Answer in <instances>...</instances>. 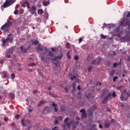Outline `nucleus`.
Masks as SVG:
<instances>
[{"label":"nucleus","instance_id":"f257e3e1","mask_svg":"<svg viewBox=\"0 0 130 130\" xmlns=\"http://www.w3.org/2000/svg\"><path fill=\"white\" fill-rule=\"evenodd\" d=\"M15 2H16V0H9V1H6L5 2L3 6H1V10L2 11H4V8H6L10 7V6L14 4Z\"/></svg>","mask_w":130,"mask_h":130},{"label":"nucleus","instance_id":"f03ea898","mask_svg":"<svg viewBox=\"0 0 130 130\" xmlns=\"http://www.w3.org/2000/svg\"><path fill=\"white\" fill-rule=\"evenodd\" d=\"M15 2H16V0H9V1H6L5 2L3 6H1V10L2 11H4V8H6L10 7V6L14 4Z\"/></svg>","mask_w":130,"mask_h":130},{"label":"nucleus","instance_id":"7ed1b4c3","mask_svg":"<svg viewBox=\"0 0 130 130\" xmlns=\"http://www.w3.org/2000/svg\"><path fill=\"white\" fill-rule=\"evenodd\" d=\"M120 26H124V27H126L128 26V29H130V21L127 20H122L119 23Z\"/></svg>","mask_w":130,"mask_h":130},{"label":"nucleus","instance_id":"20e7f679","mask_svg":"<svg viewBox=\"0 0 130 130\" xmlns=\"http://www.w3.org/2000/svg\"><path fill=\"white\" fill-rule=\"evenodd\" d=\"M11 25H12V22L8 20L7 22L2 26L1 30H8Z\"/></svg>","mask_w":130,"mask_h":130},{"label":"nucleus","instance_id":"39448f33","mask_svg":"<svg viewBox=\"0 0 130 130\" xmlns=\"http://www.w3.org/2000/svg\"><path fill=\"white\" fill-rule=\"evenodd\" d=\"M37 51L40 52V51H42L44 53H46L47 52V48L46 47H41V46L39 45L37 47Z\"/></svg>","mask_w":130,"mask_h":130},{"label":"nucleus","instance_id":"423d86ee","mask_svg":"<svg viewBox=\"0 0 130 130\" xmlns=\"http://www.w3.org/2000/svg\"><path fill=\"white\" fill-rule=\"evenodd\" d=\"M125 33V36L120 39V42H125L126 41V36H127V35H129L130 32L128 31H126Z\"/></svg>","mask_w":130,"mask_h":130},{"label":"nucleus","instance_id":"0eeeda50","mask_svg":"<svg viewBox=\"0 0 130 130\" xmlns=\"http://www.w3.org/2000/svg\"><path fill=\"white\" fill-rule=\"evenodd\" d=\"M102 60V59L101 58H96L95 60H93L92 62V64H94L95 66H98L99 63H100V62Z\"/></svg>","mask_w":130,"mask_h":130},{"label":"nucleus","instance_id":"6e6552de","mask_svg":"<svg viewBox=\"0 0 130 130\" xmlns=\"http://www.w3.org/2000/svg\"><path fill=\"white\" fill-rule=\"evenodd\" d=\"M111 96H112V94L109 93L108 95L105 98V99L103 102V104H106V103H107V102H108L109 98L111 99Z\"/></svg>","mask_w":130,"mask_h":130},{"label":"nucleus","instance_id":"1a4fd4ad","mask_svg":"<svg viewBox=\"0 0 130 130\" xmlns=\"http://www.w3.org/2000/svg\"><path fill=\"white\" fill-rule=\"evenodd\" d=\"M62 56H63V55L61 53H60V55L58 56H56L54 58L50 59L51 60H52L53 61H55V60H57V59H61L62 58Z\"/></svg>","mask_w":130,"mask_h":130},{"label":"nucleus","instance_id":"9d476101","mask_svg":"<svg viewBox=\"0 0 130 130\" xmlns=\"http://www.w3.org/2000/svg\"><path fill=\"white\" fill-rule=\"evenodd\" d=\"M80 112L82 113L81 118H86L87 117V114L85 109H82L80 110Z\"/></svg>","mask_w":130,"mask_h":130},{"label":"nucleus","instance_id":"9b49d317","mask_svg":"<svg viewBox=\"0 0 130 130\" xmlns=\"http://www.w3.org/2000/svg\"><path fill=\"white\" fill-rule=\"evenodd\" d=\"M14 50H15V48H14V47H12L11 48H8L7 50H6V52H7V53L13 54Z\"/></svg>","mask_w":130,"mask_h":130},{"label":"nucleus","instance_id":"f8f14e48","mask_svg":"<svg viewBox=\"0 0 130 130\" xmlns=\"http://www.w3.org/2000/svg\"><path fill=\"white\" fill-rule=\"evenodd\" d=\"M30 13H32V15L36 12V7L34 5L28 11Z\"/></svg>","mask_w":130,"mask_h":130},{"label":"nucleus","instance_id":"ddd939ff","mask_svg":"<svg viewBox=\"0 0 130 130\" xmlns=\"http://www.w3.org/2000/svg\"><path fill=\"white\" fill-rule=\"evenodd\" d=\"M2 47H5L6 46V45L7 44V45H9L8 43H9L8 41H7L6 39H5V38H2Z\"/></svg>","mask_w":130,"mask_h":130},{"label":"nucleus","instance_id":"4468645a","mask_svg":"<svg viewBox=\"0 0 130 130\" xmlns=\"http://www.w3.org/2000/svg\"><path fill=\"white\" fill-rule=\"evenodd\" d=\"M46 103V101L45 100L41 101L38 104V107H40L41 106H42V105H44V104H45Z\"/></svg>","mask_w":130,"mask_h":130},{"label":"nucleus","instance_id":"2eb2a0df","mask_svg":"<svg viewBox=\"0 0 130 130\" xmlns=\"http://www.w3.org/2000/svg\"><path fill=\"white\" fill-rule=\"evenodd\" d=\"M49 4H50V3L49 2V0H44L43 2V5L44 6V7H47V6L49 5Z\"/></svg>","mask_w":130,"mask_h":130},{"label":"nucleus","instance_id":"dca6fc26","mask_svg":"<svg viewBox=\"0 0 130 130\" xmlns=\"http://www.w3.org/2000/svg\"><path fill=\"white\" fill-rule=\"evenodd\" d=\"M21 51L23 53H26L27 52V50H28V49H24V47L23 46H21L20 47Z\"/></svg>","mask_w":130,"mask_h":130},{"label":"nucleus","instance_id":"f3484780","mask_svg":"<svg viewBox=\"0 0 130 130\" xmlns=\"http://www.w3.org/2000/svg\"><path fill=\"white\" fill-rule=\"evenodd\" d=\"M11 55H12V54L8 53V52H5V57L6 58H11V57L12 56Z\"/></svg>","mask_w":130,"mask_h":130},{"label":"nucleus","instance_id":"a211bd4d","mask_svg":"<svg viewBox=\"0 0 130 130\" xmlns=\"http://www.w3.org/2000/svg\"><path fill=\"white\" fill-rule=\"evenodd\" d=\"M120 99L121 101H126V100H127L126 98H124L123 94H121Z\"/></svg>","mask_w":130,"mask_h":130},{"label":"nucleus","instance_id":"6ab92c4d","mask_svg":"<svg viewBox=\"0 0 130 130\" xmlns=\"http://www.w3.org/2000/svg\"><path fill=\"white\" fill-rule=\"evenodd\" d=\"M47 55L48 56H50V57H53V56L54 55V53H53V52H52L51 51H50L48 53Z\"/></svg>","mask_w":130,"mask_h":130},{"label":"nucleus","instance_id":"aec40b11","mask_svg":"<svg viewBox=\"0 0 130 130\" xmlns=\"http://www.w3.org/2000/svg\"><path fill=\"white\" fill-rule=\"evenodd\" d=\"M110 124H111L110 122H106L105 124V127H106V128H108V127L110 126Z\"/></svg>","mask_w":130,"mask_h":130},{"label":"nucleus","instance_id":"412c9836","mask_svg":"<svg viewBox=\"0 0 130 130\" xmlns=\"http://www.w3.org/2000/svg\"><path fill=\"white\" fill-rule=\"evenodd\" d=\"M49 95L50 96H51V97H53L54 98H57V95H56L53 93L49 92Z\"/></svg>","mask_w":130,"mask_h":130},{"label":"nucleus","instance_id":"4be33fe9","mask_svg":"<svg viewBox=\"0 0 130 130\" xmlns=\"http://www.w3.org/2000/svg\"><path fill=\"white\" fill-rule=\"evenodd\" d=\"M10 36H11V34H10L8 37L7 38V39H6V40L7 41H12V40H13V39L12 38H10Z\"/></svg>","mask_w":130,"mask_h":130},{"label":"nucleus","instance_id":"5701e85b","mask_svg":"<svg viewBox=\"0 0 130 130\" xmlns=\"http://www.w3.org/2000/svg\"><path fill=\"white\" fill-rule=\"evenodd\" d=\"M41 59L44 61V62H46V61H47L46 58L44 57L43 55H42Z\"/></svg>","mask_w":130,"mask_h":130},{"label":"nucleus","instance_id":"b1692460","mask_svg":"<svg viewBox=\"0 0 130 130\" xmlns=\"http://www.w3.org/2000/svg\"><path fill=\"white\" fill-rule=\"evenodd\" d=\"M38 13L40 14V15H42L43 14V10L40 9L38 11Z\"/></svg>","mask_w":130,"mask_h":130},{"label":"nucleus","instance_id":"393cba45","mask_svg":"<svg viewBox=\"0 0 130 130\" xmlns=\"http://www.w3.org/2000/svg\"><path fill=\"white\" fill-rule=\"evenodd\" d=\"M3 77L4 78H7L8 79L10 78V76L8 74H4Z\"/></svg>","mask_w":130,"mask_h":130},{"label":"nucleus","instance_id":"a878e982","mask_svg":"<svg viewBox=\"0 0 130 130\" xmlns=\"http://www.w3.org/2000/svg\"><path fill=\"white\" fill-rule=\"evenodd\" d=\"M100 35L101 38H103V39H106L107 38V36H104L103 34H101Z\"/></svg>","mask_w":130,"mask_h":130},{"label":"nucleus","instance_id":"bb28decb","mask_svg":"<svg viewBox=\"0 0 130 130\" xmlns=\"http://www.w3.org/2000/svg\"><path fill=\"white\" fill-rule=\"evenodd\" d=\"M24 121H25V120L23 119L21 120V123L22 124V126H26L27 124H26L25 123H24Z\"/></svg>","mask_w":130,"mask_h":130},{"label":"nucleus","instance_id":"cd10ccee","mask_svg":"<svg viewBox=\"0 0 130 130\" xmlns=\"http://www.w3.org/2000/svg\"><path fill=\"white\" fill-rule=\"evenodd\" d=\"M114 33H119V28H117L113 30Z\"/></svg>","mask_w":130,"mask_h":130},{"label":"nucleus","instance_id":"c85d7f7f","mask_svg":"<svg viewBox=\"0 0 130 130\" xmlns=\"http://www.w3.org/2000/svg\"><path fill=\"white\" fill-rule=\"evenodd\" d=\"M76 82H73V83H72V87H73V90H75V89H76Z\"/></svg>","mask_w":130,"mask_h":130},{"label":"nucleus","instance_id":"c756f323","mask_svg":"<svg viewBox=\"0 0 130 130\" xmlns=\"http://www.w3.org/2000/svg\"><path fill=\"white\" fill-rule=\"evenodd\" d=\"M74 79H75V81H77V83H79V80H77V77L76 76H74L73 77H71V80H74Z\"/></svg>","mask_w":130,"mask_h":130},{"label":"nucleus","instance_id":"7c9ffc66","mask_svg":"<svg viewBox=\"0 0 130 130\" xmlns=\"http://www.w3.org/2000/svg\"><path fill=\"white\" fill-rule=\"evenodd\" d=\"M70 51H68L67 52V56L68 57V58H71V55H70Z\"/></svg>","mask_w":130,"mask_h":130},{"label":"nucleus","instance_id":"2f4dec72","mask_svg":"<svg viewBox=\"0 0 130 130\" xmlns=\"http://www.w3.org/2000/svg\"><path fill=\"white\" fill-rule=\"evenodd\" d=\"M29 67H34L36 66V63H30L28 64Z\"/></svg>","mask_w":130,"mask_h":130},{"label":"nucleus","instance_id":"473e14b6","mask_svg":"<svg viewBox=\"0 0 130 130\" xmlns=\"http://www.w3.org/2000/svg\"><path fill=\"white\" fill-rule=\"evenodd\" d=\"M128 41H130V36H128V35L126 36V42H128Z\"/></svg>","mask_w":130,"mask_h":130},{"label":"nucleus","instance_id":"72a5a7b5","mask_svg":"<svg viewBox=\"0 0 130 130\" xmlns=\"http://www.w3.org/2000/svg\"><path fill=\"white\" fill-rule=\"evenodd\" d=\"M57 119H58L59 120H62L63 119V118L61 116H57Z\"/></svg>","mask_w":130,"mask_h":130},{"label":"nucleus","instance_id":"f704fd0d","mask_svg":"<svg viewBox=\"0 0 130 130\" xmlns=\"http://www.w3.org/2000/svg\"><path fill=\"white\" fill-rule=\"evenodd\" d=\"M11 78L12 80L15 79V74H12L11 75Z\"/></svg>","mask_w":130,"mask_h":130},{"label":"nucleus","instance_id":"c9c22d12","mask_svg":"<svg viewBox=\"0 0 130 130\" xmlns=\"http://www.w3.org/2000/svg\"><path fill=\"white\" fill-rule=\"evenodd\" d=\"M32 43H34V44H35V45H37V44H38V43H39V42L38 41H35L33 42Z\"/></svg>","mask_w":130,"mask_h":130},{"label":"nucleus","instance_id":"e433bc0d","mask_svg":"<svg viewBox=\"0 0 130 130\" xmlns=\"http://www.w3.org/2000/svg\"><path fill=\"white\" fill-rule=\"evenodd\" d=\"M92 69H93V67L92 66H90V67H88L87 70H88V72H91V71L92 70Z\"/></svg>","mask_w":130,"mask_h":130},{"label":"nucleus","instance_id":"4c0bfd02","mask_svg":"<svg viewBox=\"0 0 130 130\" xmlns=\"http://www.w3.org/2000/svg\"><path fill=\"white\" fill-rule=\"evenodd\" d=\"M51 49L52 50L51 51L53 52V53L55 52L56 50V49L55 48H52Z\"/></svg>","mask_w":130,"mask_h":130},{"label":"nucleus","instance_id":"58836bf2","mask_svg":"<svg viewBox=\"0 0 130 130\" xmlns=\"http://www.w3.org/2000/svg\"><path fill=\"white\" fill-rule=\"evenodd\" d=\"M118 77L117 76H115L114 78H113V81L114 82H116V79H118Z\"/></svg>","mask_w":130,"mask_h":130},{"label":"nucleus","instance_id":"ea45409f","mask_svg":"<svg viewBox=\"0 0 130 130\" xmlns=\"http://www.w3.org/2000/svg\"><path fill=\"white\" fill-rule=\"evenodd\" d=\"M112 96H113V97H116V94L115 91H114V92H113V93H112Z\"/></svg>","mask_w":130,"mask_h":130},{"label":"nucleus","instance_id":"a19ab883","mask_svg":"<svg viewBox=\"0 0 130 130\" xmlns=\"http://www.w3.org/2000/svg\"><path fill=\"white\" fill-rule=\"evenodd\" d=\"M82 41H83V38H80L79 39V43H81V42H82Z\"/></svg>","mask_w":130,"mask_h":130},{"label":"nucleus","instance_id":"79ce46f5","mask_svg":"<svg viewBox=\"0 0 130 130\" xmlns=\"http://www.w3.org/2000/svg\"><path fill=\"white\" fill-rule=\"evenodd\" d=\"M52 130H58V127L55 126L53 128H52Z\"/></svg>","mask_w":130,"mask_h":130},{"label":"nucleus","instance_id":"37998d69","mask_svg":"<svg viewBox=\"0 0 130 130\" xmlns=\"http://www.w3.org/2000/svg\"><path fill=\"white\" fill-rule=\"evenodd\" d=\"M74 59L75 60H78V59H79V57L78 56H75L74 57Z\"/></svg>","mask_w":130,"mask_h":130},{"label":"nucleus","instance_id":"c03bdc74","mask_svg":"<svg viewBox=\"0 0 130 130\" xmlns=\"http://www.w3.org/2000/svg\"><path fill=\"white\" fill-rule=\"evenodd\" d=\"M10 96L12 98H15V95L13 93H10Z\"/></svg>","mask_w":130,"mask_h":130},{"label":"nucleus","instance_id":"a18cd8bd","mask_svg":"<svg viewBox=\"0 0 130 130\" xmlns=\"http://www.w3.org/2000/svg\"><path fill=\"white\" fill-rule=\"evenodd\" d=\"M118 64L117 63H114V64H113V67L114 68H116V67H117V65H118Z\"/></svg>","mask_w":130,"mask_h":130},{"label":"nucleus","instance_id":"49530a36","mask_svg":"<svg viewBox=\"0 0 130 130\" xmlns=\"http://www.w3.org/2000/svg\"><path fill=\"white\" fill-rule=\"evenodd\" d=\"M26 7H27V9H29V10H30V9H31V7H30V5L29 4L26 5Z\"/></svg>","mask_w":130,"mask_h":130},{"label":"nucleus","instance_id":"de8ad7c7","mask_svg":"<svg viewBox=\"0 0 130 130\" xmlns=\"http://www.w3.org/2000/svg\"><path fill=\"white\" fill-rule=\"evenodd\" d=\"M52 106H53V107H55L56 106H57V105L55 104V103H53L52 104Z\"/></svg>","mask_w":130,"mask_h":130},{"label":"nucleus","instance_id":"09e8293b","mask_svg":"<svg viewBox=\"0 0 130 130\" xmlns=\"http://www.w3.org/2000/svg\"><path fill=\"white\" fill-rule=\"evenodd\" d=\"M85 96L87 99H89L90 98V93H88V95H85Z\"/></svg>","mask_w":130,"mask_h":130},{"label":"nucleus","instance_id":"8fccbe9b","mask_svg":"<svg viewBox=\"0 0 130 130\" xmlns=\"http://www.w3.org/2000/svg\"><path fill=\"white\" fill-rule=\"evenodd\" d=\"M66 47H67V48H69L70 47V43H67L66 44Z\"/></svg>","mask_w":130,"mask_h":130},{"label":"nucleus","instance_id":"3c124183","mask_svg":"<svg viewBox=\"0 0 130 130\" xmlns=\"http://www.w3.org/2000/svg\"><path fill=\"white\" fill-rule=\"evenodd\" d=\"M19 117H20V115H16L15 116V118H16V119H18V118H19Z\"/></svg>","mask_w":130,"mask_h":130},{"label":"nucleus","instance_id":"603ef678","mask_svg":"<svg viewBox=\"0 0 130 130\" xmlns=\"http://www.w3.org/2000/svg\"><path fill=\"white\" fill-rule=\"evenodd\" d=\"M37 92H38V91L37 90H34L33 91V94H36V93H37Z\"/></svg>","mask_w":130,"mask_h":130},{"label":"nucleus","instance_id":"864d4df0","mask_svg":"<svg viewBox=\"0 0 130 130\" xmlns=\"http://www.w3.org/2000/svg\"><path fill=\"white\" fill-rule=\"evenodd\" d=\"M68 120H69V117H67L64 121V122H67V121H68Z\"/></svg>","mask_w":130,"mask_h":130},{"label":"nucleus","instance_id":"5fc2aeb1","mask_svg":"<svg viewBox=\"0 0 130 130\" xmlns=\"http://www.w3.org/2000/svg\"><path fill=\"white\" fill-rule=\"evenodd\" d=\"M72 122L71 123H67V125H68V128H70V125L72 124Z\"/></svg>","mask_w":130,"mask_h":130},{"label":"nucleus","instance_id":"6e6d98bb","mask_svg":"<svg viewBox=\"0 0 130 130\" xmlns=\"http://www.w3.org/2000/svg\"><path fill=\"white\" fill-rule=\"evenodd\" d=\"M129 16H130V12H128V13H127V14L126 15V17L127 18L129 17Z\"/></svg>","mask_w":130,"mask_h":130},{"label":"nucleus","instance_id":"4d7b16f0","mask_svg":"<svg viewBox=\"0 0 130 130\" xmlns=\"http://www.w3.org/2000/svg\"><path fill=\"white\" fill-rule=\"evenodd\" d=\"M121 86H118V87H117V90H121Z\"/></svg>","mask_w":130,"mask_h":130},{"label":"nucleus","instance_id":"13d9d810","mask_svg":"<svg viewBox=\"0 0 130 130\" xmlns=\"http://www.w3.org/2000/svg\"><path fill=\"white\" fill-rule=\"evenodd\" d=\"M99 127H100V128H103V126L102 125V124H99Z\"/></svg>","mask_w":130,"mask_h":130},{"label":"nucleus","instance_id":"bf43d9fd","mask_svg":"<svg viewBox=\"0 0 130 130\" xmlns=\"http://www.w3.org/2000/svg\"><path fill=\"white\" fill-rule=\"evenodd\" d=\"M64 89L66 90V93H68V92H69V89H68V87H65Z\"/></svg>","mask_w":130,"mask_h":130},{"label":"nucleus","instance_id":"052dcab7","mask_svg":"<svg viewBox=\"0 0 130 130\" xmlns=\"http://www.w3.org/2000/svg\"><path fill=\"white\" fill-rule=\"evenodd\" d=\"M106 26H107V24L104 23V26L102 27V28L103 29V28H104L105 27H106Z\"/></svg>","mask_w":130,"mask_h":130},{"label":"nucleus","instance_id":"680f3d73","mask_svg":"<svg viewBox=\"0 0 130 130\" xmlns=\"http://www.w3.org/2000/svg\"><path fill=\"white\" fill-rule=\"evenodd\" d=\"M2 63H4V60H3V59H1L0 60V64H1Z\"/></svg>","mask_w":130,"mask_h":130},{"label":"nucleus","instance_id":"e2e57ef3","mask_svg":"<svg viewBox=\"0 0 130 130\" xmlns=\"http://www.w3.org/2000/svg\"><path fill=\"white\" fill-rule=\"evenodd\" d=\"M91 127H96V124H92Z\"/></svg>","mask_w":130,"mask_h":130},{"label":"nucleus","instance_id":"0e129e2a","mask_svg":"<svg viewBox=\"0 0 130 130\" xmlns=\"http://www.w3.org/2000/svg\"><path fill=\"white\" fill-rule=\"evenodd\" d=\"M57 123H58V120H55V124H57Z\"/></svg>","mask_w":130,"mask_h":130},{"label":"nucleus","instance_id":"69168bd1","mask_svg":"<svg viewBox=\"0 0 130 130\" xmlns=\"http://www.w3.org/2000/svg\"><path fill=\"white\" fill-rule=\"evenodd\" d=\"M14 14H15V15H17L18 14V11L17 10H15L14 11Z\"/></svg>","mask_w":130,"mask_h":130},{"label":"nucleus","instance_id":"338daca9","mask_svg":"<svg viewBox=\"0 0 130 130\" xmlns=\"http://www.w3.org/2000/svg\"><path fill=\"white\" fill-rule=\"evenodd\" d=\"M8 118H7V117L4 118V121H8Z\"/></svg>","mask_w":130,"mask_h":130},{"label":"nucleus","instance_id":"774afa93","mask_svg":"<svg viewBox=\"0 0 130 130\" xmlns=\"http://www.w3.org/2000/svg\"><path fill=\"white\" fill-rule=\"evenodd\" d=\"M11 126H12L13 127H14L15 126V123H12L11 124Z\"/></svg>","mask_w":130,"mask_h":130}]
</instances>
